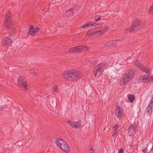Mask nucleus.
<instances>
[{"mask_svg":"<svg viewBox=\"0 0 153 153\" xmlns=\"http://www.w3.org/2000/svg\"><path fill=\"white\" fill-rule=\"evenodd\" d=\"M118 126L117 125H114V126L113 127L114 131H113V133L112 135L113 136H114L115 135H116V133L118 132Z\"/></svg>","mask_w":153,"mask_h":153,"instance_id":"4be33fe9","label":"nucleus"},{"mask_svg":"<svg viewBox=\"0 0 153 153\" xmlns=\"http://www.w3.org/2000/svg\"><path fill=\"white\" fill-rule=\"evenodd\" d=\"M89 153H94L93 152H90Z\"/></svg>","mask_w":153,"mask_h":153,"instance_id":"f704fd0d","label":"nucleus"},{"mask_svg":"<svg viewBox=\"0 0 153 153\" xmlns=\"http://www.w3.org/2000/svg\"><path fill=\"white\" fill-rule=\"evenodd\" d=\"M120 41L113 40L108 42L106 43V45L108 47L116 46L120 45Z\"/></svg>","mask_w":153,"mask_h":153,"instance_id":"9d476101","label":"nucleus"},{"mask_svg":"<svg viewBox=\"0 0 153 153\" xmlns=\"http://www.w3.org/2000/svg\"><path fill=\"white\" fill-rule=\"evenodd\" d=\"M64 152L68 153L69 151V148L68 145L65 141L64 142V144L62 146V147L60 148Z\"/></svg>","mask_w":153,"mask_h":153,"instance_id":"dca6fc26","label":"nucleus"},{"mask_svg":"<svg viewBox=\"0 0 153 153\" xmlns=\"http://www.w3.org/2000/svg\"><path fill=\"white\" fill-rule=\"evenodd\" d=\"M152 105H150V104H149L146 109V112L147 114H149V115H151V114L152 111Z\"/></svg>","mask_w":153,"mask_h":153,"instance_id":"aec40b11","label":"nucleus"},{"mask_svg":"<svg viewBox=\"0 0 153 153\" xmlns=\"http://www.w3.org/2000/svg\"><path fill=\"white\" fill-rule=\"evenodd\" d=\"M67 123L68 124H70V125L71 126V124L74 123V122L71 121L70 120H68L67 122Z\"/></svg>","mask_w":153,"mask_h":153,"instance_id":"c756f323","label":"nucleus"},{"mask_svg":"<svg viewBox=\"0 0 153 153\" xmlns=\"http://www.w3.org/2000/svg\"><path fill=\"white\" fill-rule=\"evenodd\" d=\"M143 153H147V149H145L144 150H143Z\"/></svg>","mask_w":153,"mask_h":153,"instance_id":"2f4dec72","label":"nucleus"},{"mask_svg":"<svg viewBox=\"0 0 153 153\" xmlns=\"http://www.w3.org/2000/svg\"><path fill=\"white\" fill-rule=\"evenodd\" d=\"M135 65L141 69L142 68L141 65L140 63V61L137 60L135 63Z\"/></svg>","mask_w":153,"mask_h":153,"instance_id":"a878e982","label":"nucleus"},{"mask_svg":"<svg viewBox=\"0 0 153 153\" xmlns=\"http://www.w3.org/2000/svg\"><path fill=\"white\" fill-rule=\"evenodd\" d=\"M82 121L80 119L78 120L76 122H74L71 124V126L72 127L74 128H79L81 126Z\"/></svg>","mask_w":153,"mask_h":153,"instance_id":"2eb2a0df","label":"nucleus"},{"mask_svg":"<svg viewBox=\"0 0 153 153\" xmlns=\"http://www.w3.org/2000/svg\"><path fill=\"white\" fill-rule=\"evenodd\" d=\"M58 88L57 85H55L52 90V93L54 94H56V93L58 92Z\"/></svg>","mask_w":153,"mask_h":153,"instance_id":"5701e85b","label":"nucleus"},{"mask_svg":"<svg viewBox=\"0 0 153 153\" xmlns=\"http://www.w3.org/2000/svg\"><path fill=\"white\" fill-rule=\"evenodd\" d=\"M108 29V27L105 26L104 28H102L101 30L96 31L91 34L88 32L86 35L88 36H90L91 37H97L100 35H102L104 33L106 32Z\"/></svg>","mask_w":153,"mask_h":153,"instance_id":"20e7f679","label":"nucleus"},{"mask_svg":"<svg viewBox=\"0 0 153 153\" xmlns=\"http://www.w3.org/2000/svg\"><path fill=\"white\" fill-rule=\"evenodd\" d=\"M18 85L21 87L25 91H26L28 89L26 79L23 76H20L18 80Z\"/></svg>","mask_w":153,"mask_h":153,"instance_id":"423d86ee","label":"nucleus"},{"mask_svg":"<svg viewBox=\"0 0 153 153\" xmlns=\"http://www.w3.org/2000/svg\"><path fill=\"white\" fill-rule=\"evenodd\" d=\"M130 77V76L127 75L126 74L124 75L122 77L123 81L121 82L120 84L121 85H123L128 82L131 79Z\"/></svg>","mask_w":153,"mask_h":153,"instance_id":"9b49d317","label":"nucleus"},{"mask_svg":"<svg viewBox=\"0 0 153 153\" xmlns=\"http://www.w3.org/2000/svg\"><path fill=\"white\" fill-rule=\"evenodd\" d=\"M149 11L151 13H153V4L149 9Z\"/></svg>","mask_w":153,"mask_h":153,"instance_id":"bb28decb","label":"nucleus"},{"mask_svg":"<svg viewBox=\"0 0 153 153\" xmlns=\"http://www.w3.org/2000/svg\"><path fill=\"white\" fill-rule=\"evenodd\" d=\"M153 76L146 75L144 76L142 79V81L143 82H147L151 83L153 82Z\"/></svg>","mask_w":153,"mask_h":153,"instance_id":"ddd939ff","label":"nucleus"},{"mask_svg":"<svg viewBox=\"0 0 153 153\" xmlns=\"http://www.w3.org/2000/svg\"><path fill=\"white\" fill-rule=\"evenodd\" d=\"M90 151H91V152H94V151H93V149H92V148H91V149Z\"/></svg>","mask_w":153,"mask_h":153,"instance_id":"72a5a7b5","label":"nucleus"},{"mask_svg":"<svg viewBox=\"0 0 153 153\" xmlns=\"http://www.w3.org/2000/svg\"><path fill=\"white\" fill-rule=\"evenodd\" d=\"M124 151V150L123 148H120L119 149L118 153H123Z\"/></svg>","mask_w":153,"mask_h":153,"instance_id":"c85d7f7f","label":"nucleus"},{"mask_svg":"<svg viewBox=\"0 0 153 153\" xmlns=\"http://www.w3.org/2000/svg\"><path fill=\"white\" fill-rule=\"evenodd\" d=\"M116 115L118 118H121L123 115V110L118 105H117L115 108V110Z\"/></svg>","mask_w":153,"mask_h":153,"instance_id":"1a4fd4ad","label":"nucleus"},{"mask_svg":"<svg viewBox=\"0 0 153 153\" xmlns=\"http://www.w3.org/2000/svg\"><path fill=\"white\" fill-rule=\"evenodd\" d=\"M73 8H74V7ZM76 10V9L71 8L69 10H68L67 11L66 15H73L74 13V10Z\"/></svg>","mask_w":153,"mask_h":153,"instance_id":"412c9836","label":"nucleus"},{"mask_svg":"<svg viewBox=\"0 0 153 153\" xmlns=\"http://www.w3.org/2000/svg\"><path fill=\"white\" fill-rule=\"evenodd\" d=\"M99 25V24L95 23L93 22H89L88 23H86L84 25L80 27L85 28L87 27H90L91 26L93 25L94 27H96L97 25Z\"/></svg>","mask_w":153,"mask_h":153,"instance_id":"a211bd4d","label":"nucleus"},{"mask_svg":"<svg viewBox=\"0 0 153 153\" xmlns=\"http://www.w3.org/2000/svg\"><path fill=\"white\" fill-rule=\"evenodd\" d=\"M30 73L31 75L34 76H36L37 75V74L36 73L34 72L33 71L30 72Z\"/></svg>","mask_w":153,"mask_h":153,"instance_id":"cd10ccee","label":"nucleus"},{"mask_svg":"<svg viewBox=\"0 0 153 153\" xmlns=\"http://www.w3.org/2000/svg\"><path fill=\"white\" fill-rule=\"evenodd\" d=\"M143 27V25L141 23L140 20L136 18L133 20L131 27L130 28H127L126 30L131 33L137 31L138 30L142 29Z\"/></svg>","mask_w":153,"mask_h":153,"instance_id":"f03ea898","label":"nucleus"},{"mask_svg":"<svg viewBox=\"0 0 153 153\" xmlns=\"http://www.w3.org/2000/svg\"><path fill=\"white\" fill-rule=\"evenodd\" d=\"M141 70L148 74L150 73L151 70L149 69H147L143 67L141 69Z\"/></svg>","mask_w":153,"mask_h":153,"instance_id":"b1692460","label":"nucleus"},{"mask_svg":"<svg viewBox=\"0 0 153 153\" xmlns=\"http://www.w3.org/2000/svg\"><path fill=\"white\" fill-rule=\"evenodd\" d=\"M128 99L131 102H133L135 100V97L134 95H129Z\"/></svg>","mask_w":153,"mask_h":153,"instance_id":"393cba45","label":"nucleus"},{"mask_svg":"<svg viewBox=\"0 0 153 153\" xmlns=\"http://www.w3.org/2000/svg\"><path fill=\"white\" fill-rule=\"evenodd\" d=\"M136 127L135 123L131 124L128 128V134L129 136H132L135 133L136 131Z\"/></svg>","mask_w":153,"mask_h":153,"instance_id":"6e6552de","label":"nucleus"},{"mask_svg":"<svg viewBox=\"0 0 153 153\" xmlns=\"http://www.w3.org/2000/svg\"><path fill=\"white\" fill-rule=\"evenodd\" d=\"M101 19V18L100 17H99L98 18H95V21L97 22V21H98L99 20H100Z\"/></svg>","mask_w":153,"mask_h":153,"instance_id":"473e14b6","label":"nucleus"},{"mask_svg":"<svg viewBox=\"0 0 153 153\" xmlns=\"http://www.w3.org/2000/svg\"><path fill=\"white\" fill-rule=\"evenodd\" d=\"M153 102V97H152L151 99V100L150 102V105H152V106Z\"/></svg>","mask_w":153,"mask_h":153,"instance_id":"7c9ffc66","label":"nucleus"},{"mask_svg":"<svg viewBox=\"0 0 153 153\" xmlns=\"http://www.w3.org/2000/svg\"><path fill=\"white\" fill-rule=\"evenodd\" d=\"M88 47L87 46H78L71 48L67 51L70 53L80 52L81 51H85L88 50Z\"/></svg>","mask_w":153,"mask_h":153,"instance_id":"39448f33","label":"nucleus"},{"mask_svg":"<svg viewBox=\"0 0 153 153\" xmlns=\"http://www.w3.org/2000/svg\"><path fill=\"white\" fill-rule=\"evenodd\" d=\"M63 75L66 79L72 81L79 80L82 76L79 71L74 70H67L64 72Z\"/></svg>","mask_w":153,"mask_h":153,"instance_id":"f257e3e1","label":"nucleus"},{"mask_svg":"<svg viewBox=\"0 0 153 153\" xmlns=\"http://www.w3.org/2000/svg\"><path fill=\"white\" fill-rule=\"evenodd\" d=\"M39 30V29L37 27L34 28L33 26H31V28L28 30V33L29 35L34 36Z\"/></svg>","mask_w":153,"mask_h":153,"instance_id":"4468645a","label":"nucleus"},{"mask_svg":"<svg viewBox=\"0 0 153 153\" xmlns=\"http://www.w3.org/2000/svg\"><path fill=\"white\" fill-rule=\"evenodd\" d=\"M126 74L128 76H131V78L132 79L135 74V71L133 69H131L127 72Z\"/></svg>","mask_w":153,"mask_h":153,"instance_id":"6ab92c4d","label":"nucleus"},{"mask_svg":"<svg viewBox=\"0 0 153 153\" xmlns=\"http://www.w3.org/2000/svg\"><path fill=\"white\" fill-rule=\"evenodd\" d=\"M13 40L8 37L4 38L3 39L2 42V45L3 46H7L11 44Z\"/></svg>","mask_w":153,"mask_h":153,"instance_id":"f8f14e48","label":"nucleus"},{"mask_svg":"<svg viewBox=\"0 0 153 153\" xmlns=\"http://www.w3.org/2000/svg\"><path fill=\"white\" fill-rule=\"evenodd\" d=\"M7 16L4 25L8 29H11L13 25L12 19L9 15H7Z\"/></svg>","mask_w":153,"mask_h":153,"instance_id":"0eeeda50","label":"nucleus"},{"mask_svg":"<svg viewBox=\"0 0 153 153\" xmlns=\"http://www.w3.org/2000/svg\"><path fill=\"white\" fill-rule=\"evenodd\" d=\"M65 141L60 138H57L56 139V144L60 148L62 147V146Z\"/></svg>","mask_w":153,"mask_h":153,"instance_id":"f3484780","label":"nucleus"},{"mask_svg":"<svg viewBox=\"0 0 153 153\" xmlns=\"http://www.w3.org/2000/svg\"><path fill=\"white\" fill-rule=\"evenodd\" d=\"M5 108V107H3V108Z\"/></svg>","mask_w":153,"mask_h":153,"instance_id":"c9c22d12","label":"nucleus"},{"mask_svg":"<svg viewBox=\"0 0 153 153\" xmlns=\"http://www.w3.org/2000/svg\"><path fill=\"white\" fill-rule=\"evenodd\" d=\"M108 65L107 62H101L97 65L95 68V69L96 71V73L94 74L95 76L99 77L104 70L106 68Z\"/></svg>","mask_w":153,"mask_h":153,"instance_id":"7ed1b4c3","label":"nucleus"}]
</instances>
